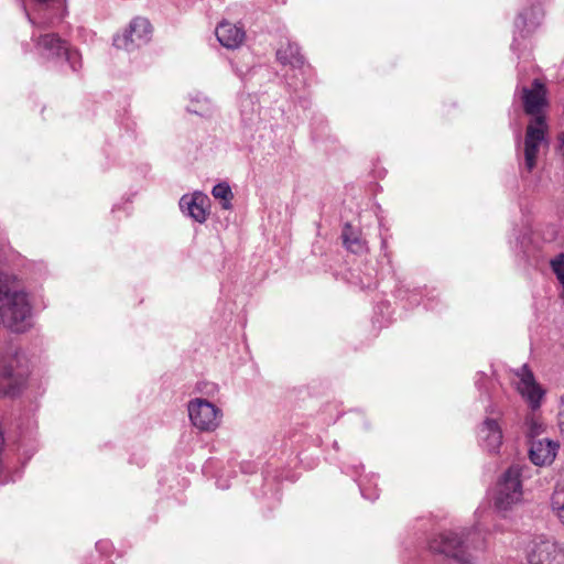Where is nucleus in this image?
I'll list each match as a JSON object with an SVG mask.
<instances>
[{"label":"nucleus","instance_id":"obj_18","mask_svg":"<svg viewBox=\"0 0 564 564\" xmlns=\"http://www.w3.org/2000/svg\"><path fill=\"white\" fill-rule=\"evenodd\" d=\"M525 426H527V436L529 438V442L532 440H535V437L541 435L545 430L544 423L534 413L527 416Z\"/></svg>","mask_w":564,"mask_h":564},{"label":"nucleus","instance_id":"obj_8","mask_svg":"<svg viewBox=\"0 0 564 564\" xmlns=\"http://www.w3.org/2000/svg\"><path fill=\"white\" fill-rule=\"evenodd\" d=\"M152 28L148 19L137 17L122 34L113 37V45L117 48L132 51L150 41Z\"/></svg>","mask_w":564,"mask_h":564},{"label":"nucleus","instance_id":"obj_21","mask_svg":"<svg viewBox=\"0 0 564 564\" xmlns=\"http://www.w3.org/2000/svg\"><path fill=\"white\" fill-rule=\"evenodd\" d=\"M539 23V21H530V23H528V20H527V14L524 13H521L517 20V25L519 24H522L523 26H535L536 24Z\"/></svg>","mask_w":564,"mask_h":564},{"label":"nucleus","instance_id":"obj_24","mask_svg":"<svg viewBox=\"0 0 564 564\" xmlns=\"http://www.w3.org/2000/svg\"><path fill=\"white\" fill-rule=\"evenodd\" d=\"M361 494H362L366 498H369V497L365 494V490H364V489H361ZM377 497H378V495H377V496H375V497H370V498H371V499H375V498H377Z\"/></svg>","mask_w":564,"mask_h":564},{"label":"nucleus","instance_id":"obj_22","mask_svg":"<svg viewBox=\"0 0 564 564\" xmlns=\"http://www.w3.org/2000/svg\"><path fill=\"white\" fill-rule=\"evenodd\" d=\"M26 17L29 19V22H31L33 25H36L37 28L47 29L52 25V23L47 20H42L39 23L34 22L28 12H26Z\"/></svg>","mask_w":564,"mask_h":564},{"label":"nucleus","instance_id":"obj_10","mask_svg":"<svg viewBox=\"0 0 564 564\" xmlns=\"http://www.w3.org/2000/svg\"><path fill=\"white\" fill-rule=\"evenodd\" d=\"M501 413L490 412L479 426L478 436L481 446L489 453H497L502 444V430L500 425Z\"/></svg>","mask_w":564,"mask_h":564},{"label":"nucleus","instance_id":"obj_23","mask_svg":"<svg viewBox=\"0 0 564 564\" xmlns=\"http://www.w3.org/2000/svg\"><path fill=\"white\" fill-rule=\"evenodd\" d=\"M558 426L561 430V434L564 437V409L558 414Z\"/></svg>","mask_w":564,"mask_h":564},{"label":"nucleus","instance_id":"obj_1","mask_svg":"<svg viewBox=\"0 0 564 564\" xmlns=\"http://www.w3.org/2000/svg\"><path fill=\"white\" fill-rule=\"evenodd\" d=\"M520 98L524 112L532 117L527 127L523 151L524 169L530 173L536 165L541 147L546 144L547 124L543 115L547 107L546 88L541 80L534 79L531 87L521 88Z\"/></svg>","mask_w":564,"mask_h":564},{"label":"nucleus","instance_id":"obj_3","mask_svg":"<svg viewBox=\"0 0 564 564\" xmlns=\"http://www.w3.org/2000/svg\"><path fill=\"white\" fill-rule=\"evenodd\" d=\"M0 324L13 333L32 327V307L26 293L0 285Z\"/></svg>","mask_w":564,"mask_h":564},{"label":"nucleus","instance_id":"obj_14","mask_svg":"<svg viewBox=\"0 0 564 564\" xmlns=\"http://www.w3.org/2000/svg\"><path fill=\"white\" fill-rule=\"evenodd\" d=\"M216 36L224 47L234 50L243 43L246 32L242 26L224 21L217 25Z\"/></svg>","mask_w":564,"mask_h":564},{"label":"nucleus","instance_id":"obj_17","mask_svg":"<svg viewBox=\"0 0 564 564\" xmlns=\"http://www.w3.org/2000/svg\"><path fill=\"white\" fill-rule=\"evenodd\" d=\"M344 245L348 250L354 253H359L365 250V242L356 232L351 225L346 224L341 234Z\"/></svg>","mask_w":564,"mask_h":564},{"label":"nucleus","instance_id":"obj_4","mask_svg":"<svg viewBox=\"0 0 564 564\" xmlns=\"http://www.w3.org/2000/svg\"><path fill=\"white\" fill-rule=\"evenodd\" d=\"M30 376L28 359L14 346H9L0 356V383L3 394L17 397L26 388Z\"/></svg>","mask_w":564,"mask_h":564},{"label":"nucleus","instance_id":"obj_5","mask_svg":"<svg viewBox=\"0 0 564 564\" xmlns=\"http://www.w3.org/2000/svg\"><path fill=\"white\" fill-rule=\"evenodd\" d=\"M35 47L45 58L64 57L74 72L82 66L78 51L72 50L66 41L62 40L55 33L41 34L35 40Z\"/></svg>","mask_w":564,"mask_h":564},{"label":"nucleus","instance_id":"obj_7","mask_svg":"<svg viewBox=\"0 0 564 564\" xmlns=\"http://www.w3.org/2000/svg\"><path fill=\"white\" fill-rule=\"evenodd\" d=\"M187 410L192 424L199 431L213 432L221 422V410L206 399L189 401Z\"/></svg>","mask_w":564,"mask_h":564},{"label":"nucleus","instance_id":"obj_2","mask_svg":"<svg viewBox=\"0 0 564 564\" xmlns=\"http://www.w3.org/2000/svg\"><path fill=\"white\" fill-rule=\"evenodd\" d=\"M430 549L459 564H476L485 551V538L476 528L445 531L430 541Z\"/></svg>","mask_w":564,"mask_h":564},{"label":"nucleus","instance_id":"obj_15","mask_svg":"<svg viewBox=\"0 0 564 564\" xmlns=\"http://www.w3.org/2000/svg\"><path fill=\"white\" fill-rule=\"evenodd\" d=\"M276 56L282 64L291 65L293 68H301L304 65V58L296 44L289 43L285 47H280Z\"/></svg>","mask_w":564,"mask_h":564},{"label":"nucleus","instance_id":"obj_16","mask_svg":"<svg viewBox=\"0 0 564 564\" xmlns=\"http://www.w3.org/2000/svg\"><path fill=\"white\" fill-rule=\"evenodd\" d=\"M186 110L191 113H195L202 117L209 116L213 111V104L209 98L200 93L189 95V105Z\"/></svg>","mask_w":564,"mask_h":564},{"label":"nucleus","instance_id":"obj_13","mask_svg":"<svg viewBox=\"0 0 564 564\" xmlns=\"http://www.w3.org/2000/svg\"><path fill=\"white\" fill-rule=\"evenodd\" d=\"M558 444L549 438L530 441L529 457L536 466L550 465L557 453Z\"/></svg>","mask_w":564,"mask_h":564},{"label":"nucleus","instance_id":"obj_20","mask_svg":"<svg viewBox=\"0 0 564 564\" xmlns=\"http://www.w3.org/2000/svg\"><path fill=\"white\" fill-rule=\"evenodd\" d=\"M552 509L564 523V487L555 489L552 495Z\"/></svg>","mask_w":564,"mask_h":564},{"label":"nucleus","instance_id":"obj_11","mask_svg":"<svg viewBox=\"0 0 564 564\" xmlns=\"http://www.w3.org/2000/svg\"><path fill=\"white\" fill-rule=\"evenodd\" d=\"M530 564H564V550L554 541H535L528 553Z\"/></svg>","mask_w":564,"mask_h":564},{"label":"nucleus","instance_id":"obj_19","mask_svg":"<svg viewBox=\"0 0 564 564\" xmlns=\"http://www.w3.org/2000/svg\"><path fill=\"white\" fill-rule=\"evenodd\" d=\"M212 194L215 198L221 200V207L229 209L231 207L230 200L232 198V192L227 183H219L213 187Z\"/></svg>","mask_w":564,"mask_h":564},{"label":"nucleus","instance_id":"obj_9","mask_svg":"<svg viewBox=\"0 0 564 564\" xmlns=\"http://www.w3.org/2000/svg\"><path fill=\"white\" fill-rule=\"evenodd\" d=\"M514 373L519 378L517 382L518 392L528 402L532 411L538 410L541 405L544 391L535 381L532 371L527 365H523Z\"/></svg>","mask_w":564,"mask_h":564},{"label":"nucleus","instance_id":"obj_12","mask_svg":"<svg viewBox=\"0 0 564 564\" xmlns=\"http://www.w3.org/2000/svg\"><path fill=\"white\" fill-rule=\"evenodd\" d=\"M208 197L202 192L185 194L180 199L181 210L197 223H204L207 218Z\"/></svg>","mask_w":564,"mask_h":564},{"label":"nucleus","instance_id":"obj_6","mask_svg":"<svg viewBox=\"0 0 564 564\" xmlns=\"http://www.w3.org/2000/svg\"><path fill=\"white\" fill-rule=\"evenodd\" d=\"M520 476L521 469L519 466H511L502 475L496 495V506L499 510H509L521 501L522 485Z\"/></svg>","mask_w":564,"mask_h":564}]
</instances>
